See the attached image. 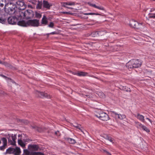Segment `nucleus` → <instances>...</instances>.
Returning <instances> with one entry per match:
<instances>
[{"label":"nucleus","instance_id":"f257e3e1","mask_svg":"<svg viewBox=\"0 0 155 155\" xmlns=\"http://www.w3.org/2000/svg\"><path fill=\"white\" fill-rule=\"evenodd\" d=\"M15 2H8L5 5L4 8L7 14H3L5 19H29L32 16L31 11L25 12L18 11L16 9Z\"/></svg>","mask_w":155,"mask_h":155},{"label":"nucleus","instance_id":"f03ea898","mask_svg":"<svg viewBox=\"0 0 155 155\" xmlns=\"http://www.w3.org/2000/svg\"><path fill=\"white\" fill-rule=\"evenodd\" d=\"M17 20H0V23L3 24H8L18 25L23 26L27 27L29 25L33 26H38L39 25V20H20L16 21Z\"/></svg>","mask_w":155,"mask_h":155},{"label":"nucleus","instance_id":"7ed1b4c3","mask_svg":"<svg viewBox=\"0 0 155 155\" xmlns=\"http://www.w3.org/2000/svg\"><path fill=\"white\" fill-rule=\"evenodd\" d=\"M141 62L139 60L133 59L129 61L127 64V66L128 68H137L140 66Z\"/></svg>","mask_w":155,"mask_h":155},{"label":"nucleus","instance_id":"20e7f679","mask_svg":"<svg viewBox=\"0 0 155 155\" xmlns=\"http://www.w3.org/2000/svg\"><path fill=\"white\" fill-rule=\"evenodd\" d=\"M21 152L20 148L17 147L15 148L9 147L7 149L5 153L13 154L15 155H19Z\"/></svg>","mask_w":155,"mask_h":155},{"label":"nucleus","instance_id":"39448f33","mask_svg":"<svg viewBox=\"0 0 155 155\" xmlns=\"http://www.w3.org/2000/svg\"><path fill=\"white\" fill-rule=\"evenodd\" d=\"M8 143L12 145H15L16 139V134H9L7 137Z\"/></svg>","mask_w":155,"mask_h":155},{"label":"nucleus","instance_id":"423d86ee","mask_svg":"<svg viewBox=\"0 0 155 155\" xmlns=\"http://www.w3.org/2000/svg\"><path fill=\"white\" fill-rule=\"evenodd\" d=\"M15 4H16V8L20 10H24L26 8V5L23 0H19L17 2H15Z\"/></svg>","mask_w":155,"mask_h":155},{"label":"nucleus","instance_id":"0eeeda50","mask_svg":"<svg viewBox=\"0 0 155 155\" xmlns=\"http://www.w3.org/2000/svg\"><path fill=\"white\" fill-rule=\"evenodd\" d=\"M23 155H45L41 152H35L30 151L29 150L24 149Z\"/></svg>","mask_w":155,"mask_h":155},{"label":"nucleus","instance_id":"6e6552de","mask_svg":"<svg viewBox=\"0 0 155 155\" xmlns=\"http://www.w3.org/2000/svg\"><path fill=\"white\" fill-rule=\"evenodd\" d=\"M28 148L30 151L34 152V151L38 150L39 149V147L38 145L30 144L28 145Z\"/></svg>","mask_w":155,"mask_h":155},{"label":"nucleus","instance_id":"1a4fd4ad","mask_svg":"<svg viewBox=\"0 0 155 155\" xmlns=\"http://www.w3.org/2000/svg\"><path fill=\"white\" fill-rule=\"evenodd\" d=\"M141 24H140L136 20H130L129 25L132 27L138 28V26Z\"/></svg>","mask_w":155,"mask_h":155},{"label":"nucleus","instance_id":"9d476101","mask_svg":"<svg viewBox=\"0 0 155 155\" xmlns=\"http://www.w3.org/2000/svg\"><path fill=\"white\" fill-rule=\"evenodd\" d=\"M36 94L38 96L40 97H47L48 98L50 97V96L48 95L46 93L37 91Z\"/></svg>","mask_w":155,"mask_h":155},{"label":"nucleus","instance_id":"9b49d317","mask_svg":"<svg viewBox=\"0 0 155 155\" xmlns=\"http://www.w3.org/2000/svg\"><path fill=\"white\" fill-rule=\"evenodd\" d=\"M87 4L90 5V6H92L95 8H97L99 10H104V8L101 6H97L96 5L94 4H92L90 2H88L87 3Z\"/></svg>","mask_w":155,"mask_h":155},{"label":"nucleus","instance_id":"f8f14e48","mask_svg":"<svg viewBox=\"0 0 155 155\" xmlns=\"http://www.w3.org/2000/svg\"><path fill=\"white\" fill-rule=\"evenodd\" d=\"M52 6L51 4L49 3L47 1H43V6L44 8L49 9L50 7Z\"/></svg>","mask_w":155,"mask_h":155},{"label":"nucleus","instance_id":"ddd939ff","mask_svg":"<svg viewBox=\"0 0 155 155\" xmlns=\"http://www.w3.org/2000/svg\"><path fill=\"white\" fill-rule=\"evenodd\" d=\"M75 4V3L74 2H64L62 3V6L64 7H67L68 5L72 6L74 5Z\"/></svg>","mask_w":155,"mask_h":155},{"label":"nucleus","instance_id":"4468645a","mask_svg":"<svg viewBox=\"0 0 155 155\" xmlns=\"http://www.w3.org/2000/svg\"><path fill=\"white\" fill-rule=\"evenodd\" d=\"M135 117L141 121L143 122H145L144 117L143 115L138 114L137 115H135Z\"/></svg>","mask_w":155,"mask_h":155},{"label":"nucleus","instance_id":"2eb2a0df","mask_svg":"<svg viewBox=\"0 0 155 155\" xmlns=\"http://www.w3.org/2000/svg\"><path fill=\"white\" fill-rule=\"evenodd\" d=\"M115 116L117 117L118 119L120 120H123L126 118V116L124 114H117L115 113Z\"/></svg>","mask_w":155,"mask_h":155},{"label":"nucleus","instance_id":"dca6fc26","mask_svg":"<svg viewBox=\"0 0 155 155\" xmlns=\"http://www.w3.org/2000/svg\"><path fill=\"white\" fill-rule=\"evenodd\" d=\"M119 88L121 90L126 91L127 92H130L131 91L130 89V88L126 87V86L120 85L119 87Z\"/></svg>","mask_w":155,"mask_h":155},{"label":"nucleus","instance_id":"f3484780","mask_svg":"<svg viewBox=\"0 0 155 155\" xmlns=\"http://www.w3.org/2000/svg\"><path fill=\"white\" fill-rule=\"evenodd\" d=\"M106 114L105 113H104L102 111H101L100 113H99L98 114L96 115L95 116L99 118H100L101 117H104L106 116Z\"/></svg>","mask_w":155,"mask_h":155},{"label":"nucleus","instance_id":"a211bd4d","mask_svg":"<svg viewBox=\"0 0 155 155\" xmlns=\"http://www.w3.org/2000/svg\"><path fill=\"white\" fill-rule=\"evenodd\" d=\"M18 143L19 145L23 147H24L25 145V143L23 142L21 138L20 139L18 138Z\"/></svg>","mask_w":155,"mask_h":155},{"label":"nucleus","instance_id":"6ab92c4d","mask_svg":"<svg viewBox=\"0 0 155 155\" xmlns=\"http://www.w3.org/2000/svg\"><path fill=\"white\" fill-rule=\"evenodd\" d=\"M97 31H94L88 35L87 36H91L92 37H95L98 36Z\"/></svg>","mask_w":155,"mask_h":155},{"label":"nucleus","instance_id":"aec40b11","mask_svg":"<svg viewBox=\"0 0 155 155\" xmlns=\"http://www.w3.org/2000/svg\"><path fill=\"white\" fill-rule=\"evenodd\" d=\"M87 73L83 72H78L77 73V75L80 76H84L87 75Z\"/></svg>","mask_w":155,"mask_h":155},{"label":"nucleus","instance_id":"412c9836","mask_svg":"<svg viewBox=\"0 0 155 155\" xmlns=\"http://www.w3.org/2000/svg\"><path fill=\"white\" fill-rule=\"evenodd\" d=\"M67 140L69 143L72 144H74L76 143L75 140L71 138H68Z\"/></svg>","mask_w":155,"mask_h":155},{"label":"nucleus","instance_id":"4be33fe9","mask_svg":"<svg viewBox=\"0 0 155 155\" xmlns=\"http://www.w3.org/2000/svg\"><path fill=\"white\" fill-rule=\"evenodd\" d=\"M136 125L137 127L141 130H142L143 127V126H144V125L142 124L141 123L139 122L136 123Z\"/></svg>","mask_w":155,"mask_h":155},{"label":"nucleus","instance_id":"5701e85b","mask_svg":"<svg viewBox=\"0 0 155 155\" xmlns=\"http://www.w3.org/2000/svg\"><path fill=\"white\" fill-rule=\"evenodd\" d=\"M98 34V36H102L106 34V31H97Z\"/></svg>","mask_w":155,"mask_h":155},{"label":"nucleus","instance_id":"b1692460","mask_svg":"<svg viewBox=\"0 0 155 155\" xmlns=\"http://www.w3.org/2000/svg\"><path fill=\"white\" fill-rule=\"evenodd\" d=\"M2 141L3 145L7 146V140L5 138L3 137L2 138Z\"/></svg>","mask_w":155,"mask_h":155},{"label":"nucleus","instance_id":"393cba45","mask_svg":"<svg viewBox=\"0 0 155 155\" xmlns=\"http://www.w3.org/2000/svg\"><path fill=\"white\" fill-rule=\"evenodd\" d=\"M42 6V3L40 2H38L36 8L37 9H40L41 8Z\"/></svg>","mask_w":155,"mask_h":155},{"label":"nucleus","instance_id":"a878e982","mask_svg":"<svg viewBox=\"0 0 155 155\" xmlns=\"http://www.w3.org/2000/svg\"><path fill=\"white\" fill-rule=\"evenodd\" d=\"M142 130H143L146 131L147 133H148L150 132L149 129L144 125V126H143V127Z\"/></svg>","mask_w":155,"mask_h":155},{"label":"nucleus","instance_id":"bb28decb","mask_svg":"<svg viewBox=\"0 0 155 155\" xmlns=\"http://www.w3.org/2000/svg\"><path fill=\"white\" fill-rule=\"evenodd\" d=\"M107 140L109 141L111 143H113L114 141V139L112 138L107 136Z\"/></svg>","mask_w":155,"mask_h":155},{"label":"nucleus","instance_id":"cd10ccee","mask_svg":"<svg viewBox=\"0 0 155 155\" xmlns=\"http://www.w3.org/2000/svg\"><path fill=\"white\" fill-rule=\"evenodd\" d=\"M35 16L37 18H40L41 17V15L38 12H36L35 13Z\"/></svg>","mask_w":155,"mask_h":155},{"label":"nucleus","instance_id":"c85d7f7f","mask_svg":"<svg viewBox=\"0 0 155 155\" xmlns=\"http://www.w3.org/2000/svg\"><path fill=\"white\" fill-rule=\"evenodd\" d=\"M74 127L76 128L79 129L80 130L82 131V129L81 125H77L74 126Z\"/></svg>","mask_w":155,"mask_h":155},{"label":"nucleus","instance_id":"c756f323","mask_svg":"<svg viewBox=\"0 0 155 155\" xmlns=\"http://www.w3.org/2000/svg\"><path fill=\"white\" fill-rule=\"evenodd\" d=\"M149 16L150 18H155V14H149Z\"/></svg>","mask_w":155,"mask_h":155},{"label":"nucleus","instance_id":"7c9ffc66","mask_svg":"<svg viewBox=\"0 0 155 155\" xmlns=\"http://www.w3.org/2000/svg\"><path fill=\"white\" fill-rule=\"evenodd\" d=\"M0 64H2L3 65H4L5 66L7 67H9L10 65L8 64L6 62H3V63L2 61H0Z\"/></svg>","mask_w":155,"mask_h":155},{"label":"nucleus","instance_id":"2f4dec72","mask_svg":"<svg viewBox=\"0 0 155 155\" xmlns=\"http://www.w3.org/2000/svg\"><path fill=\"white\" fill-rule=\"evenodd\" d=\"M54 25V23L53 22H50L48 25V27L51 28H53Z\"/></svg>","mask_w":155,"mask_h":155},{"label":"nucleus","instance_id":"473e14b6","mask_svg":"<svg viewBox=\"0 0 155 155\" xmlns=\"http://www.w3.org/2000/svg\"><path fill=\"white\" fill-rule=\"evenodd\" d=\"M6 146L3 145L2 146L0 147V150H3L6 148Z\"/></svg>","mask_w":155,"mask_h":155},{"label":"nucleus","instance_id":"72a5a7b5","mask_svg":"<svg viewBox=\"0 0 155 155\" xmlns=\"http://www.w3.org/2000/svg\"><path fill=\"white\" fill-rule=\"evenodd\" d=\"M48 23L47 20H42L41 24H42L46 25Z\"/></svg>","mask_w":155,"mask_h":155},{"label":"nucleus","instance_id":"f704fd0d","mask_svg":"<svg viewBox=\"0 0 155 155\" xmlns=\"http://www.w3.org/2000/svg\"><path fill=\"white\" fill-rule=\"evenodd\" d=\"M58 33L56 32V31H53L52 32H51V33H48L47 34L48 35H57L58 34Z\"/></svg>","mask_w":155,"mask_h":155},{"label":"nucleus","instance_id":"c9c22d12","mask_svg":"<svg viewBox=\"0 0 155 155\" xmlns=\"http://www.w3.org/2000/svg\"><path fill=\"white\" fill-rule=\"evenodd\" d=\"M32 128L33 129H35V130H38V131L39 132H41V130H39V128L38 127L36 126H32Z\"/></svg>","mask_w":155,"mask_h":155},{"label":"nucleus","instance_id":"e433bc0d","mask_svg":"<svg viewBox=\"0 0 155 155\" xmlns=\"http://www.w3.org/2000/svg\"><path fill=\"white\" fill-rule=\"evenodd\" d=\"M6 2H7V3L9 2H15V0H5Z\"/></svg>","mask_w":155,"mask_h":155},{"label":"nucleus","instance_id":"4c0bfd02","mask_svg":"<svg viewBox=\"0 0 155 155\" xmlns=\"http://www.w3.org/2000/svg\"><path fill=\"white\" fill-rule=\"evenodd\" d=\"M29 2L34 5L36 4L37 3V1L35 0H31L29 1Z\"/></svg>","mask_w":155,"mask_h":155},{"label":"nucleus","instance_id":"58836bf2","mask_svg":"<svg viewBox=\"0 0 155 155\" xmlns=\"http://www.w3.org/2000/svg\"><path fill=\"white\" fill-rule=\"evenodd\" d=\"M5 0H4V2H3L4 3H2L1 2V1L0 0V7H3V6H4V5H5V4L6 3H5Z\"/></svg>","mask_w":155,"mask_h":155},{"label":"nucleus","instance_id":"ea45409f","mask_svg":"<svg viewBox=\"0 0 155 155\" xmlns=\"http://www.w3.org/2000/svg\"><path fill=\"white\" fill-rule=\"evenodd\" d=\"M100 119L101 120H105L106 119V116L104 117H101L100 118Z\"/></svg>","mask_w":155,"mask_h":155},{"label":"nucleus","instance_id":"a19ab883","mask_svg":"<svg viewBox=\"0 0 155 155\" xmlns=\"http://www.w3.org/2000/svg\"><path fill=\"white\" fill-rule=\"evenodd\" d=\"M86 14H87V15H99L98 14H95V13H91Z\"/></svg>","mask_w":155,"mask_h":155},{"label":"nucleus","instance_id":"79ce46f5","mask_svg":"<svg viewBox=\"0 0 155 155\" xmlns=\"http://www.w3.org/2000/svg\"><path fill=\"white\" fill-rule=\"evenodd\" d=\"M5 16L3 15H2L1 17L0 16V19H5Z\"/></svg>","mask_w":155,"mask_h":155},{"label":"nucleus","instance_id":"37998d69","mask_svg":"<svg viewBox=\"0 0 155 155\" xmlns=\"http://www.w3.org/2000/svg\"><path fill=\"white\" fill-rule=\"evenodd\" d=\"M0 76H2V77H3L5 78H7V77L6 76H5V75H3L2 74H0Z\"/></svg>","mask_w":155,"mask_h":155},{"label":"nucleus","instance_id":"c03bdc74","mask_svg":"<svg viewBox=\"0 0 155 155\" xmlns=\"http://www.w3.org/2000/svg\"><path fill=\"white\" fill-rule=\"evenodd\" d=\"M46 19V17L45 15H44L43 16V17L42 19Z\"/></svg>","mask_w":155,"mask_h":155},{"label":"nucleus","instance_id":"a18cd8bd","mask_svg":"<svg viewBox=\"0 0 155 155\" xmlns=\"http://www.w3.org/2000/svg\"><path fill=\"white\" fill-rule=\"evenodd\" d=\"M146 119L149 122H150L151 123L152 121L151 120H150V119H149L148 118H147Z\"/></svg>","mask_w":155,"mask_h":155},{"label":"nucleus","instance_id":"49530a36","mask_svg":"<svg viewBox=\"0 0 155 155\" xmlns=\"http://www.w3.org/2000/svg\"><path fill=\"white\" fill-rule=\"evenodd\" d=\"M28 7H29V8H32V6L31 5H28Z\"/></svg>","mask_w":155,"mask_h":155},{"label":"nucleus","instance_id":"de8ad7c7","mask_svg":"<svg viewBox=\"0 0 155 155\" xmlns=\"http://www.w3.org/2000/svg\"><path fill=\"white\" fill-rule=\"evenodd\" d=\"M65 8H69V9H72L73 8H71V7H68L67 6V7H65Z\"/></svg>","mask_w":155,"mask_h":155},{"label":"nucleus","instance_id":"09e8293b","mask_svg":"<svg viewBox=\"0 0 155 155\" xmlns=\"http://www.w3.org/2000/svg\"><path fill=\"white\" fill-rule=\"evenodd\" d=\"M63 13L64 14H68L69 13V12H63Z\"/></svg>","mask_w":155,"mask_h":155},{"label":"nucleus","instance_id":"8fccbe9b","mask_svg":"<svg viewBox=\"0 0 155 155\" xmlns=\"http://www.w3.org/2000/svg\"><path fill=\"white\" fill-rule=\"evenodd\" d=\"M77 73H78V72H73V74L74 75H77Z\"/></svg>","mask_w":155,"mask_h":155},{"label":"nucleus","instance_id":"3c124183","mask_svg":"<svg viewBox=\"0 0 155 155\" xmlns=\"http://www.w3.org/2000/svg\"><path fill=\"white\" fill-rule=\"evenodd\" d=\"M107 155H111V154H110V153H109V152H107Z\"/></svg>","mask_w":155,"mask_h":155},{"label":"nucleus","instance_id":"603ef678","mask_svg":"<svg viewBox=\"0 0 155 155\" xmlns=\"http://www.w3.org/2000/svg\"><path fill=\"white\" fill-rule=\"evenodd\" d=\"M18 137H22V135H18Z\"/></svg>","mask_w":155,"mask_h":155},{"label":"nucleus","instance_id":"864d4df0","mask_svg":"<svg viewBox=\"0 0 155 155\" xmlns=\"http://www.w3.org/2000/svg\"><path fill=\"white\" fill-rule=\"evenodd\" d=\"M58 132H59V131H57V132H55V134H57V133H58Z\"/></svg>","mask_w":155,"mask_h":155},{"label":"nucleus","instance_id":"5fc2aeb1","mask_svg":"<svg viewBox=\"0 0 155 155\" xmlns=\"http://www.w3.org/2000/svg\"><path fill=\"white\" fill-rule=\"evenodd\" d=\"M1 140H0V144L1 143Z\"/></svg>","mask_w":155,"mask_h":155},{"label":"nucleus","instance_id":"6e6d98bb","mask_svg":"<svg viewBox=\"0 0 155 155\" xmlns=\"http://www.w3.org/2000/svg\"><path fill=\"white\" fill-rule=\"evenodd\" d=\"M107 118H108V119L109 118V117H108V116L107 117Z\"/></svg>","mask_w":155,"mask_h":155}]
</instances>
